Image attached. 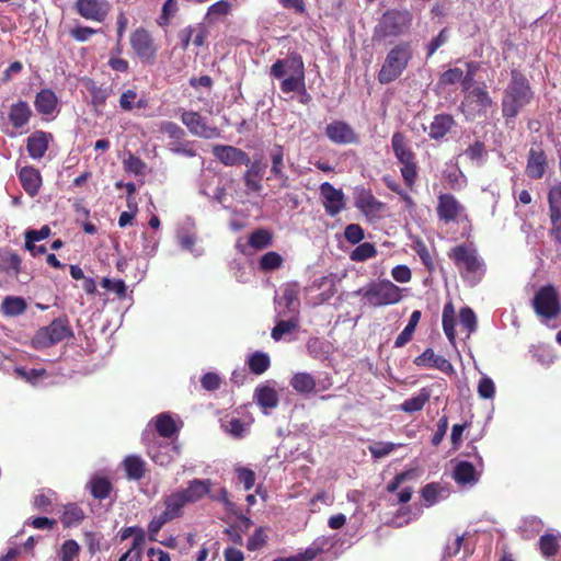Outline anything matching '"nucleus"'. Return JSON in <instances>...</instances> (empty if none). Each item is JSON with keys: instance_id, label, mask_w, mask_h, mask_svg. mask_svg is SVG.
Returning a JSON list of instances; mask_svg holds the SVG:
<instances>
[{"instance_id": "obj_26", "label": "nucleus", "mask_w": 561, "mask_h": 561, "mask_svg": "<svg viewBox=\"0 0 561 561\" xmlns=\"http://www.w3.org/2000/svg\"><path fill=\"white\" fill-rule=\"evenodd\" d=\"M58 105V98L51 89H42L36 93L34 106L41 115H51Z\"/></svg>"}, {"instance_id": "obj_28", "label": "nucleus", "mask_w": 561, "mask_h": 561, "mask_svg": "<svg viewBox=\"0 0 561 561\" xmlns=\"http://www.w3.org/2000/svg\"><path fill=\"white\" fill-rule=\"evenodd\" d=\"M163 505L164 510L161 513L167 517L169 522H172L183 516V508L185 507L186 503L178 493V491H175L164 496Z\"/></svg>"}, {"instance_id": "obj_2", "label": "nucleus", "mask_w": 561, "mask_h": 561, "mask_svg": "<svg viewBox=\"0 0 561 561\" xmlns=\"http://www.w3.org/2000/svg\"><path fill=\"white\" fill-rule=\"evenodd\" d=\"M270 75L280 81L283 93L298 92L306 84L302 57L293 53L285 59H277L271 67Z\"/></svg>"}, {"instance_id": "obj_8", "label": "nucleus", "mask_w": 561, "mask_h": 561, "mask_svg": "<svg viewBox=\"0 0 561 561\" xmlns=\"http://www.w3.org/2000/svg\"><path fill=\"white\" fill-rule=\"evenodd\" d=\"M531 306L535 313L545 320L557 319L561 313L559 294L551 284L545 285L536 291Z\"/></svg>"}, {"instance_id": "obj_38", "label": "nucleus", "mask_w": 561, "mask_h": 561, "mask_svg": "<svg viewBox=\"0 0 561 561\" xmlns=\"http://www.w3.org/2000/svg\"><path fill=\"white\" fill-rule=\"evenodd\" d=\"M170 451L179 453L176 446H171L170 444L160 445L158 448H150L148 455L151 460L159 466H168L172 462L173 456Z\"/></svg>"}, {"instance_id": "obj_15", "label": "nucleus", "mask_w": 561, "mask_h": 561, "mask_svg": "<svg viewBox=\"0 0 561 561\" xmlns=\"http://www.w3.org/2000/svg\"><path fill=\"white\" fill-rule=\"evenodd\" d=\"M214 157L226 167L249 165V154L240 148L230 145H215L211 149Z\"/></svg>"}, {"instance_id": "obj_1", "label": "nucleus", "mask_w": 561, "mask_h": 561, "mask_svg": "<svg viewBox=\"0 0 561 561\" xmlns=\"http://www.w3.org/2000/svg\"><path fill=\"white\" fill-rule=\"evenodd\" d=\"M533 99L534 92L528 79L517 69H513L501 102L503 117L506 121L514 119Z\"/></svg>"}, {"instance_id": "obj_53", "label": "nucleus", "mask_w": 561, "mask_h": 561, "mask_svg": "<svg viewBox=\"0 0 561 561\" xmlns=\"http://www.w3.org/2000/svg\"><path fill=\"white\" fill-rule=\"evenodd\" d=\"M412 249L420 256L422 263L426 266V268L428 271H432L434 264H433L431 253H430L428 248L425 244V242L422 239L417 238L413 241Z\"/></svg>"}, {"instance_id": "obj_50", "label": "nucleus", "mask_w": 561, "mask_h": 561, "mask_svg": "<svg viewBox=\"0 0 561 561\" xmlns=\"http://www.w3.org/2000/svg\"><path fill=\"white\" fill-rule=\"evenodd\" d=\"M50 234V228L43 226L39 230H27L25 232V248L30 252L36 249L35 242L46 239Z\"/></svg>"}, {"instance_id": "obj_29", "label": "nucleus", "mask_w": 561, "mask_h": 561, "mask_svg": "<svg viewBox=\"0 0 561 561\" xmlns=\"http://www.w3.org/2000/svg\"><path fill=\"white\" fill-rule=\"evenodd\" d=\"M87 488L89 489L91 495L99 501L107 499L114 490V486L108 478L99 474L93 476L89 480Z\"/></svg>"}, {"instance_id": "obj_43", "label": "nucleus", "mask_w": 561, "mask_h": 561, "mask_svg": "<svg viewBox=\"0 0 561 561\" xmlns=\"http://www.w3.org/2000/svg\"><path fill=\"white\" fill-rule=\"evenodd\" d=\"M430 400V392L426 389H422L419 394L407 399L401 404V410L407 413H414L421 411L426 402Z\"/></svg>"}, {"instance_id": "obj_12", "label": "nucleus", "mask_w": 561, "mask_h": 561, "mask_svg": "<svg viewBox=\"0 0 561 561\" xmlns=\"http://www.w3.org/2000/svg\"><path fill=\"white\" fill-rule=\"evenodd\" d=\"M465 206L449 193H442L437 197L436 214L445 224L457 222L465 214Z\"/></svg>"}, {"instance_id": "obj_55", "label": "nucleus", "mask_w": 561, "mask_h": 561, "mask_svg": "<svg viewBox=\"0 0 561 561\" xmlns=\"http://www.w3.org/2000/svg\"><path fill=\"white\" fill-rule=\"evenodd\" d=\"M401 444H393V443H385V442H377L368 447L369 453L371 456L376 459L383 458L391 454L397 447H400Z\"/></svg>"}, {"instance_id": "obj_16", "label": "nucleus", "mask_w": 561, "mask_h": 561, "mask_svg": "<svg viewBox=\"0 0 561 561\" xmlns=\"http://www.w3.org/2000/svg\"><path fill=\"white\" fill-rule=\"evenodd\" d=\"M327 137L336 145L358 144L359 137L353 127L344 121H333L325 127Z\"/></svg>"}, {"instance_id": "obj_13", "label": "nucleus", "mask_w": 561, "mask_h": 561, "mask_svg": "<svg viewBox=\"0 0 561 561\" xmlns=\"http://www.w3.org/2000/svg\"><path fill=\"white\" fill-rule=\"evenodd\" d=\"M181 121L190 133L195 136L206 139L220 137V129L216 126L207 125L206 119L198 112L184 111L181 115Z\"/></svg>"}, {"instance_id": "obj_57", "label": "nucleus", "mask_w": 561, "mask_h": 561, "mask_svg": "<svg viewBox=\"0 0 561 561\" xmlns=\"http://www.w3.org/2000/svg\"><path fill=\"white\" fill-rule=\"evenodd\" d=\"M266 534L263 527H259L255 529L253 535L248 539L247 549L249 551H256L263 548L266 545Z\"/></svg>"}, {"instance_id": "obj_46", "label": "nucleus", "mask_w": 561, "mask_h": 561, "mask_svg": "<svg viewBox=\"0 0 561 561\" xmlns=\"http://www.w3.org/2000/svg\"><path fill=\"white\" fill-rule=\"evenodd\" d=\"M273 236L265 229H256L249 237V245L255 250H263L272 244Z\"/></svg>"}, {"instance_id": "obj_3", "label": "nucleus", "mask_w": 561, "mask_h": 561, "mask_svg": "<svg viewBox=\"0 0 561 561\" xmlns=\"http://www.w3.org/2000/svg\"><path fill=\"white\" fill-rule=\"evenodd\" d=\"M413 58V46L409 41H401L393 45L387 53L383 62L377 73L380 84H389L399 79L408 69Z\"/></svg>"}, {"instance_id": "obj_34", "label": "nucleus", "mask_w": 561, "mask_h": 561, "mask_svg": "<svg viewBox=\"0 0 561 561\" xmlns=\"http://www.w3.org/2000/svg\"><path fill=\"white\" fill-rule=\"evenodd\" d=\"M85 518L83 510L76 503H69L64 506L60 522L65 528L79 525Z\"/></svg>"}, {"instance_id": "obj_54", "label": "nucleus", "mask_w": 561, "mask_h": 561, "mask_svg": "<svg viewBox=\"0 0 561 561\" xmlns=\"http://www.w3.org/2000/svg\"><path fill=\"white\" fill-rule=\"evenodd\" d=\"M80 546L73 539L66 540L60 549L61 561H76L79 557Z\"/></svg>"}, {"instance_id": "obj_60", "label": "nucleus", "mask_w": 561, "mask_h": 561, "mask_svg": "<svg viewBox=\"0 0 561 561\" xmlns=\"http://www.w3.org/2000/svg\"><path fill=\"white\" fill-rule=\"evenodd\" d=\"M221 383L222 380L217 373L209 371L203 375V377L201 378V385L203 389L207 391L218 390Z\"/></svg>"}, {"instance_id": "obj_10", "label": "nucleus", "mask_w": 561, "mask_h": 561, "mask_svg": "<svg viewBox=\"0 0 561 561\" xmlns=\"http://www.w3.org/2000/svg\"><path fill=\"white\" fill-rule=\"evenodd\" d=\"M129 44L135 56L147 65H153L158 55V47L151 33L145 27H137L131 32Z\"/></svg>"}, {"instance_id": "obj_59", "label": "nucleus", "mask_w": 561, "mask_h": 561, "mask_svg": "<svg viewBox=\"0 0 561 561\" xmlns=\"http://www.w3.org/2000/svg\"><path fill=\"white\" fill-rule=\"evenodd\" d=\"M344 237L347 242L357 244L365 237L364 229L357 224H350L344 230Z\"/></svg>"}, {"instance_id": "obj_20", "label": "nucleus", "mask_w": 561, "mask_h": 561, "mask_svg": "<svg viewBox=\"0 0 561 561\" xmlns=\"http://www.w3.org/2000/svg\"><path fill=\"white\" fill-rule=\"evenodd\" d=\"M481 470L466 460L456 463L453 471V479L459 485H474L479 482Z\"/></svg>"}, {"instance_id": "obj_62", "label": "nucleus", "mask_w": 561, "mask_h": 561, "mask_svg": "<svg viewBox=\"0 0 561 561\" xmlns=\"http://www.w3.org/2000/svg\"><path fill=\"white\" fill-rule=\"evenodd\" d=\"M478 393L482 399H492L495 394V386L490 377L483 376L478 385Z\"/></svg>"}, {"instance_id": "obj_22", "label": "nucleus", "mask_w": 561, "mask_h": 561, "mask_svg": "<svg viewBox=\"0 0 561 561\" xmlns=\"http://www.w3.org/2000/svg\"><path fill=\"white\" fill-rule=\"evenodd\" d=\"M456 121L450 114H437L434 116L431 125L428 137L436 141L442 140L454 127Z\"/></svg>"}, {"instance_id": "obj_63", "label": "nucleus", "mask_w": 561, "mask_h": 561, "mask_svg": "<svg viewBox=\"0 0 561 561\" xmlns=\"http://www.w3.org/2000/svg\"><path fill=\"white\" fill-rule=\"evenodd\" d=\"M467 72L462 73L461 87L462 91H469L472 88L473 78L476 72L479 70L480 65L476 61H469L466 64Z\"/></svg>"}, {"instance_id": "obj_19", "label": "nucleus", "mask_w": 561, "mask_h": 561, "mask_svg": "<svg viewBox=\"0 0 561 561\" xmlns=\"http://www.w3.org/2000/svg\"><path fill=\"white\" fill-rule=\"evenodd\" d=\"M547 165L548 162L545 151L540 147H531L528 152L527 164L525 169L527 176L533 180L541 179L546 173Z\"/></svg>"}, {"instance_id": "obj_18", "label": "nucleus", "mask_w": 561, "mask_h": 561, "mask_svg": "<svg viewBox=\"0 0 561 561\" xmlns=\"http://www.w3.org/2000/svg\"><path fill=\"white\" fill-rule=\"evenodd\" d=\"M355 207L366 217H375L385 211L386 204L377 199L370 190L360 188L356 191Z\"/></svg>"}, {"instance_id": "obj_21", "label": "nucleus", "mask_w": 561, "mask_h": 561, "mask_svg": "<svg viewBox=\"0 0 561 561\" xmlns=\"http://www.w3.org/2000/svg\"><path fill=\"white\" fill-rule=\"evenodd\" d=\"M417 367L436 368L443 373H451L453 365L444 356L436 355L433 348H426L421 355L414 358Z\"/></svg>"}, {"instance_id": "obj_39", "label": "nucleus", "mask_w": 561, "mask_h": 561, "mask_svg": "<svg viewBox=\"0 0 561 561\" xmlns=\"http://www.w3.org/2000/svg\"><path fill=\"white\" fill-rule=\"evenodd\" d=\"M156 430L164 438H171L179 431L174 419L169 413H161L156 417Z\"/></svg>"}, {"instance_id": "obj_6", "label": "nucleus", "mask_w": 561, "mask_h": 561, "mask_svg": "<svg viewBox=\"0 0 561 561\" xmlns=\"http://www.w3.org/2000/svg\"><path fill=\"white\" fill-rule=\"evenodd\" d=\"M358 294L369 306L375 308L396 305L402 299L401 288L388 279L371 282L366 287L360 288Z\"/></svg>"}, {"instance_id": "obj_42", "label": "nucleus", "mask_w": 561, "mask_h": 561, "mask_svg": "<svg viewBox=\"0 0 561 561\" xmlns=\"http://www.w3.org/2000/svg\"><path fill=\"white\" fill-rule=\"evenodd\" d=\"M468 92V98L471 99L478 106L480 111H486L488 108L492 107L494 102L492 98L490 96L486 88L483 87H476L473 89H470Z\"/></svg>"}, {"instance_id": "obj_61", "label": "nucleus", "mask_w": 561, "mask_h": 561, "mask_svg": "<svg viewBox=\"0 0 561 561\" xmlns=\"http://www.w3.org/2000/svg\"><path fill=\"white\" fill-rule=\"evenodd\" d=\"M231 11V4L230 2L226 0H219L215 3H213L208 10L206 18L211 19L213 16H221V15H228Z\"/></svg>"}, {"instance_id": "obj_45", "label": "nucleus", "mask_w": 561, "mask_h": 561, "mask_svg": "<svg viewBox=\"0 0 561 561\" xmlns=\"http://www.w3.org/2000/svg\"><path fill=\"white\" fill-rule=\"evenodd\" d=\"M271 172L277 179L287 180L284 173V149L282 146L276 145L271 152Z\"/></svg>"}, {"instance_id": "obj_7", "label": "nucleus", "mask_w": 561, "mask_h": 561, "mask_svg": "<svg viewBox=\"0 0 561 561\" xmlns=\"http://www.w3.org/2000/svg\"><path fill=\"white\" fill-rule=\"evenodd\" d=\"M73 336V331L67 317L54 319L48 325L39 328L33 340V346L36 348L50 347L65 339Z\"/></svg>"}, {"instance_id": "obj_40", "label": "nucleus", "mask_w": 561, "mask_h": 561, "mask_svg": "<svg viewBox=\"0 0 561 561\" xmlns=\"http://www.w3.org/2000/svg\"><path fill=\"white\" fill-rule=\"evenodd\" d=\"M83 84L91 95V104L94 107L103 106L108 98V91L90 78L83 79Z\"/></svg>"}, {"instance_id": "obj_27", "label": "nucleus", "mask_w": 561, "mask_h": 561, "mask_svg": "<svg viewBox=\"0 0 561 561\" xmlns=\"http://www.w3.org/2000/svg\"><path fill=\"white\" fill-rule=\"evenodd\" d=\"M48 134L36 130L27 138L26 150L31 158L41 159L48 149Z\"/></svg>"}, {"instance_id": "obj_33", "label": "nucleus", "mask_w": 561, "mask_h": 561, "mask_svg": "<svg viewBox=\"0 0 561 561\" xmlns=\"http://www.w3.org/2000/svg\"><path fill=\"white\" fill-rule=\"evenodd\" d=\"M289 385L298 393H311L316 390L317 382L309 373H296L291 377Z\"/></svg>"}, {"instance_id": "obj_17", "label": "nucleus", "mask_w": 561, "mask_h": 561, "mask_svg": "<svg viewBox=\"0 0 561 561\" xmlns=\"http://www.w3.org/2000/svg\"><path fill=\"white\" fill-rule=\"evenodd\" d=\"M213 482L210 479H193L187 482L186 488L176 490L184 502L194 504L210 493Z\"/></svg>"}, {"instance_id": "obj_31", "label": "nucleus", "mask_w": 561, "mask_h": 561, "mask_svg": "<svg viewBox=\"0 0 561 561\" xmlns=\"http://www.w3.org/2000/svg\"><path fill=\"white\" fill-rule=\"evenodd\" d=\"M249 169L243 174V182L248 191L260 192L263 187L261 181L263 176V165L261 161L250 162Z\"/></svg>"}, {"instance_id": "obj_14", "label": "nucleus", "mask_w": 561, "mask_h": 561, "mask_svg": "<svg viewBox=\"0 0 561 561\" xmlns=\"http://www.w3.org/2000/svg\"><path fill=\"white\" fill-rule=\"evenodd\" d=\"M319 190L324 210L329 216L335 217L345 208V195L341 188H335L331 183L323 182Z\"/></svg>"}, {"instance_id": "obj_41", "label": "nucleus", "mask_w": 561, "mask_h": 561, "mask_svg": "<svg viewBox=\"0 0 561 561\" xmlns=\"http://www.w3.org/2000/svg\"><path fill=\"white\" fill-rule=\"evenodd\" d=\"M247 364L252 374L262 375L270 368L271 358L266 353L256 351L249 356Z\"/></svg>"}, {"instance_id": "obj_58", "label": "nucleus", "mask_w": 561, "mask_h": 561, "mask_svg": "<svg viewBox=\"0 0 561 561\" xmlns=\"http://www.w3.org/2000/svg\"><path fill=\"white\" fill-rule=\"evenodd\" d=\"M462 70L460 68H450L444 71L439 77V83L442 85H451L462 81Z\"/></svg>"}, {"instance_id": "obj_48", "label": "nucleus", "mask_w": 561, "mask_h": 561, "mask_svg": "<svg viewBox=\"0 0 561 561\" xmlns=\"http://www.w3.org/2000/svg\"><path fill=\"white\" fill-rule=\"evenodd\" d=\"M284 263L282 255L275 251H270L261 256L259 266L263 272H270L279 268Z\"/></svg>"}, {"instance_id": "obj_24", "label": "nucleus", "mask_w": 561, "mask_h": 561, "mask_svg": "<svg viewBox=\"0 0 561 561\" xmlns=\"http://www.w3.org/2000/svg\"><path fill=\"white\" fill-rule=\"evenodd\" d=\"M8 117L15 129H21L28 124L32 110L26 101H19L11 105Z\"/></svg>"}, {"instance_id": "obj_4", "label": "nucleus", "mask_w": 561, "mask_h": 561, "mask_svg": "<svg viewBox=\"0 0 561 561\" xmlns=\"http://www.w3.org/2000/svg\"><path fill=\"white\" fill-rule=\"evenodd\" d=\"M391 149L398 162L402 165L400 172L404 184L412 188L419 175V164L416 154L403 133L396 131L392 134Z\"/></svg>"}, {"instance_id": "obj_32", "label": "nucleus", "mask_w": 561, "mask_h": 561, "mask_svg": "<svg viewBox=\"0 0 561 561\" xmlns=\"http://www.w3.org/2000/svg\"><path fill=\"white\" fill-rule=\"evenodd\" d=\"M443 330L448 339L449 343L455 345L456 343V316L455 308L451 301L444 306L442 314Z\"/></svg>"}, {"instance_id": "obj_30", "label": "nucleus", "mask_w": 561, "mask_h": 561, "mask_svg": "<svg viewBox=\"0 0 561 561\" xmlns=\"http://www.w3.org/2000/svg\"><path fill=\"white\" fill-rule=\"evenodd\" d=\"M122 467L125 470L126 478L128 480H141L146 474V462L145 460L137 455L127 456L123 462Z\"/></svg>"}, {"instance_id": "obj_35", "label": "nucleus", "mask_w": 561, "mask_h": 561, "mask_svg": "<svg viewBox=\"0 0 561 561\" xmlns=\"http://www.w3.org/2000/svg\"><path fill=\"white\" fill-rule=\"evenodd\" d=\"M560 538L553 534H545L539 538L538 547L543 558L549 559L558 554L560 550Z\"/></svg>"}, {"instance_id": "obj_23", "label": "nucleus", "mask_w": 561, "mask_h": 561, "mask_svg": "<svg viewBox=\"0 0 561 561\" xmlns=\"http://www.w3.org/2000/svg\"><path fill=\"white\" fill-rule=\"evenodd\" d=\"M254 399L256 404L263 409L265 414L268 413V410L275 409L279 403L277 391L266 385L256 387L254 391Z\"/></svg>"}, {"instance_id": "obj_25", "label": "nucleus", "mask_w": 561, "mask_h": 561, "mask_svg": "<svg viewBox=\"0 0 561 561\" xmlns=\"http://www.w3.org/2000/svg\"><path fill=\"white\" fill-rule=\"evenodd\" d=\"M19 179L24 191L31 196H35L42 184V176L34 167H24L19 172Z\"/></svg>"}, {"instance_id": "obj_56", "label": "nucleus", "mask_w": 561, "mask_h": 561, "mask_svg": "<svg viewBox=\"0 0 561 561\" xmlns=\"http://www.w3.org/2000/svg\"><path fill=\"white\" fill-rule=\"evenodd\" d=\"M101 286L107 290L114 291L121 299L126 297L127 286L123 279H110L104 277L101 282Z\"/></svg>"}, {"instance_id": "obj_9", "label": "nucleus", "mask_w": 561, "mask_h": 561, "mask_svg": "<svg viewBox=\"0 0 561 561\" xmlns=\"http://www.w3.org/2000/svg\"><path fill=\"white\" fill-rule=\"evenodd\" d=\"M448 257L461 273L463 272L469 276L481 277L484 273V265L477 250L467 244L451 248L448 252Z\"/></svg>"}, {"instance_id": "obj_49", "label": "nucleus", "mask_w": 561, "mask_h": 561, "mask_svg": "<svg viewBox=\"0 0 561 561\" xmlns=\"http://www.w3.org/2000/svg\"><path fill=\"white\" fill-rule=\"evenodd\" d=\"M459 321L462 329L468 333V336L477 330V316L470 307H463L459 311Z\"/></svg>"}, {"instance_id": "obj_11", "label": "nucleus", "mask_w": 561, "mask_h": 561, "mask_svg": "<svg viewBox=\"0 0 561 561\" xmlns=\"http://www.w3.org/2000/svg\"><path fill=\"white\" fill-rule=\"evenodd\" d=\"M76 12L83 19L103 23L112 9L107 0H76Z\"/></svg>"}, {"instance_id": "obj_52", "label": "nucleus", "mask_w": 561, "mask_h": 561, "mask_svg": "<svg viewBox=\"0 0 561 561\" xmlns=\"http://www.w3.org/2000/svg\"><path fill=\"white\" fill-rule=\"evenodd\" d=\"M322 553V549L319 547H308L305 551L298 552L297 554L276 558L273 561H313L319 554Z\"/></svg>"}, {"instance_id": "obj_36", "label": "nucleus", "mask_w": 561, "mask_h": 561, "mask_svg": "<svg viewBox=\"0 0 561 561\" xmlns=\"http://www.w3.org/2000/svg\"><path fill=\"white\" fill-rule=\"evenodd\" d=\"M0 308L4 316L16 317L25 312L27 305L22 297L8 296L2 300Z\"/></svg>"}, {"instance_id": "obj_5", "label": "nucleus", "mask_w": 561, "mask_h": 561, "mask_svg": "<svg viewBox=\"0 0 561 561\" xmlns=\"http://www.w3.org/2000/svg\"><path fill=\"white\" fill-rule=\"evenodd\" d=\"M412 25V14L408 10H387L374 28V41L380 42L388 37H399Z\"/></svg>"}, {"instance_id": "obj_64", "label": "nucleus", "mask_w": 561, "mask_h": 561, "mask_svg": "<svg viewBox=\"0 0 561 561\" xmlns=\"http://www.w3.org/2000/svg\"><path fill=\"white\" fill-rule=\"evenodd\" d=\"M438 493L439 488L436 483H428L421 491V495L427 506H431L437 502Z\"/></svg>"}, {"instance_id": "obj_44", "label": "nucleus", "mask_w": 561, "mask_h": 561, "mask_svg": "<svg viewBox=\"0 0 561 561\" xmlns=\"http://www.w3.org/2000/svg\"><path fill=\"white\" fill-rule=\"evenodd\" d=\"M282 301H284L285 307L288 309L290 314L299 313V298H298V289L295 285H287L282 295Z\"/></svg>"}, {"instance_id": "obj_37", "label": "nucleus", "mask_w": 561, "mask_h": 561, "mask_svg": "<svg viewBox=\"0 0 561 561\" xmlns=\"http://www.w3.org/2000/svg\"><path fill=\"white\" fill-rule=\"evenodd\" d=\"M299 327V318L291 314L287 320H279L272 329L271 336L275 341H280L285 334H290Z\"/></svg>"}, {"instance_id": "obj_51", "label": "nucleus", "mask_w": 561, "mask_h": 561, "mask_svg": "<svg viewBox=\"0 0 561 561\" xmlns=\"http://www.w3.org/2000/svg\"><path fill=\"white\" fill-rule=\"evenodd\" d=\"M549 217L551 221L550 237L561 245V208H549Z\"/></svg>"}, {"instance_id": "obj_47", "label": "nucleus", "mask_w": 561, "mask_h": 561, "mask_svg": "<svg viewBox=\"0 0 561 561\" xmlns=\"http://www.w3.org/2000/svg\"><path fill=\"white\" fill-rule=\"evenodd\" d=\"M377 255V249L376 247L370 242H364L358 244L352 252H351V260L354 262H364L368 259L375 257Z\"/></svg>"}]
</instances>
